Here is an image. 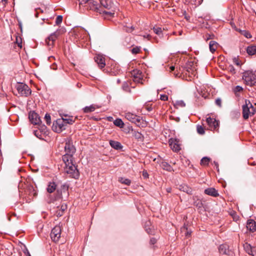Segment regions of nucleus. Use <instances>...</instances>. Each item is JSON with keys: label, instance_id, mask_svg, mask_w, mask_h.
Returning <instances> with one entry per match:
<instances>
[{"label": "nucleus", "instance_id": "obj_15", "mask_svg": "<svg viewBox=\"0 0 256 256\" xmlns=\"http://www.w3.org/2000/svg\"><path fill=\"white\" fill-rule=\"evenodd\" d=\"M94 60L100 68H102L105 66V58L102 55L98 54L94 57Z\"/></svg>", "mask_w": 256, "mask_h": 256}, {"label": "nucleus", "instance_id": "obj_33", "mask_svg": "<svg viewBox=\"0 0 256 256\" xmlns=\"http://www.w3.org/2000/svg\"><path fill=\"white\" fill-rule=\"evenodd\" d=\"M210 158L208 157H204L200 160V164L203 166H207L208 164Z\"/></svg>", "mask_w": 256, "mask_h": 256}, {"label": "nucleus", "instance_id": "obj_31", "mask_svg": "<svg viewBox=\"0 0 256 256\" xmlns=\"http://www.w3.org/2000/svg\"><path fill=\"white\" fill-rule=\"evenodd\" d=\"M162 168L168 171H171L172 170V166L167 162H162L161 164Z\"/></svg>", "mask_w": 256, "mask_h": 256}, {"label": "nucleus", "instance_id": "obj_14", "mask_svg": "<svg viewBox=\"0 0 256 256\" xmlns=\"http://www.w3.org/2000/svg\"><path fill=\"white\" fill-rule=\"evenodd\" d=\"M28 118L31 122L34 124H38L40 122V117L34 112H30Z\"/></svg>", "mask_w": 256, "mask_h": 256}, {"label": "nucleus", "instance_id": "obj_32", "mask_svg": "<svg viewBox=\"0 0 256 256\" xmlns=\"http://www.w3.org/2000/svg\"><path fill=\"white\" fill-rule=\"evenodd\" d=\"M174 106L176 108H179L184 107L186 104L183 100H178L174 104Z\"/></svg>", "mask_w": 256, "mask_h": 256}, {"label": "nucleus", "instance_id": "obj_34", "mask_svg": "<svg viewBox=\"0 0 256 256\" xmlns=\"http://www.w3.org/2000/svg\"><path fill=\"white\" fill-rule=\"evenodd\" d=\"M122 88L126 92H130L129 88V83L128 82H124L122 84Z\"/></svg>", "mask_w": 256, "mask_h": 256}, {"label": "nucleus", "instance_id": "obj_20", "mask_svg": "<svg viewBox=\"0 0 256 256\" xmlns=\"http://www.w3.org/2000/svg\"><path fill=\"white\" fill-rule=\"evenodd\" d=\"M204 193L208 195L214 197H216L218 196V192L217 190L213 188H210L206 189L204 190Z\"/></svg>", "mask_w": 256, "mask_h": 256}, {"label": "nucleus", "instance_id": "obj_18", "mask_svg": "<svg viewBox=\"0 0 256 256\" xmlns=\"http://www.w3.org/2000/svg\"><path fill=\"white\" fill-rule=\"evenodd\" d=\"M247 230L251 232H254L256 230V222L252 220H249L246 222Z\"/></svg>", "mask_w": 256, "mask_h": 256}, {"label": "nucleus", "instance_id": "obj_23", "mask_svg": "<svg viewBox=\"0 0 256 256\" xmlns=\"http://www.w3.org/2000/svg\"><path fill=\"white\" fill-rule=\"evenodd\" d=\"M56 184L54 182H50L48 186L47 192L48 193L53 192L56 189Z\"/></svg>", "mask_w": 256, "mask_h": 256}, {"label": "nucleus", "instance_id": "obj_19", "mask_svg": "<svg viewBox=\"0 0 256 256\" xmlns=\"http://www.w3.org/2000/svg\"><path fill=\"white\" fill-rule=\"evenodd\" d=\"M134 81L136 82L140 83L142 82V72L140 70H134Z\"/></svg>", "mask_w": 256, "mask_h": 256}, {"label": "nucleus", "instance_id": "obj_28", "mask_svg": "<svg viewBox=\"0 0 256 256\" xmlns=\"http://www.w3.org/2000/svg\"><path fill=\"white\" fill-rule=\"evenodd\" d=\"M114 124L120 128H123L124 126V122H122V119L120 118H116L114 121Z\"/></svg>", "mask_w": 256, "mask_h": 256}, {"label": "nucleus", "instance_id": "obj_12", "mask_svg": "<svg viewBox=\"0 0 256 256\" xmlns=\"http://www.w3.org/2000/svg\"><path fill=\"white\" fill-rule=\"evenodd\" d=\"M206 122L211 130H216L219 126L218 121L215 118L208 117L206 118Z\"/></svg>", "mask_w": 256, "mask_h": 256}, {"label": "nucleus", "instance_id": "obj_24", "mask_svg": "<svg viewBox=\"0 0 256 256\" xmlns=\"http://www.w3.org/2000/svg\"><path fill=\"white\" fill-rule=\"evenodd\" d=\"M96 108H98V107L96 106V105L92 104L90 106H86L84 107L83 108V110H84V112L85 113H89V112H92L94 111V110Z\"/></svg>", "mask_w": 256, "mask_h": 256}, {"label": "nucleus", "instance_id": "obj_8", "mask_svg": "<svg viewBox=\"0 0 256 256\" xmlns=\"http://www.w3.org/2000/svg\"><path fill=\"white\" fill-rule=\"evenodd\" d=\"M64 30H58L52 33L46 39V42L49 46H52L56 39L62 33Z\"/></svg>", "mask_w": 256, "mask_h": 256}, {"label": "nucleus", "instance_id": "obj_48", "mask_svg": "<svg viewBox=\"0 0 256 256\" xmlns=\"http://www.w3.org/2000/svg\"><path fill=\"white\" fill-rule=\"evenodd\" d=\"M79 1V4L81 6H83L84 4H86V2L88 0H78Z\"/></svg>", "mask_w": 256, "mask_h": 256}, {"label": "nucleus", "instance_id": "obj_10", "mask_svg": "<svg viewBox=\"0 0 256 256\" xmlns=\"http://www.w3.org/2000/svg\"><path fill=\"white\" fill-rule=\"evenodd\" d=\"M98 4L94 0H88L86 4H84L83 6L88 9H90L92 10L100 12V8L98 7Z\"/></svg>", "mask_w": 256, "mask_h": 256}, {"label": "nucleus", "instance_id": "obj_56", "mask_svg": "<svg viewBox=\"0 0 256 256\" xmlns=\"http://www.w3.org/2000/svg\"><path fill=\"white\" fill-rule=\"evenodd\" d=\"M52 59L54 60V59H55V58H54V56H50L48 57V60H49L50 61V62H51V61H52Z\"/></svg>", "mask_w": 256, "mask_h": 256}, {"label": "nucleus", "instance_id": "obj_22", "mask_svg": "<svg viewBox=\"0 0 256 256\" xmlns=\"http://www.w3.org/2000/svg\"><path fill=\"white\" fill-rule=\"evenodd\" d=\"M180 231L182 233L184 234V236L187 238L190 236L192 233V231L188 230L187 225L186 224H184V226L180 228Z\"/></svg>", "mask_w": 256, "mask_h": 256}, {"label": "nucleus", "instance_id": "obj_53", "mask_svg": "<svg viewBox=\"0 0 256 256\" xmlns=\"http://www.w3.org/2000/svg\"><path fill=\"white\" fill-rule=\"evenodd\" d=\"M107 120L109 122H112L113 120V118L112 116H108Z\"/></svg>", "mask_w": 256, "mask_h": 256}, {"label": "nucleus", "instance_id": "obj_27", "mask_svg": "<svg viewBox=\"0 0 256 256\" xmlns=\"http://www.w3.org/2000/svg\"><path fill=\"white\" fill-rule=\"evenodd\" d=\"M180 190L186 192L188 194H192V189L187 185H182L180 186Z\"/></svg>", "mask_w": 256, "mask_h": 256}, {"label": "nucleus", "instance_id": "obj_54", "mask_svg": "<svg viewBox=\"0 0 256 256\" xmlns=\"http://www.w3.org/2000/svg\"><path fill=\"white\" fill-rule=\"evenodd\" d=\"M143 36L144 38H148V39L151 37L150 36V34H145Z\"/></svg>", "mask_w": 256, "mask_h": 256}, {"label": "nucleus", "instance_id": "obj_11", "mask_svg": "<svg viewBox=\"0 0 256 256\" xmlns=\"http://www.w3.org/2000/svg\"><path fill=\"white\" fill-rule=\"evenodd\" d=\"M125 118L129 121L135 124H138L142 118L140 116L130 112H127L125 114Z\"/></svg>", "mask_w": 256, "mask_h": 256}, {"label": "nucleus", "instance_id": "obj_7", "mask_svg": "<svg viewBox=\"0 0 256 256\" xmlns=\"http://www.w3.org/2000/svg\"><path fill=\"white\" fill-rule=\"evenodd\" d=\"M66 125L62 118H59L53 122L52 130L56 132H60L66 129Z\"/></svg>", "mask_w": 256, "mask_h": 256}, {"label": "nucleus", "instance_id": "obj_35", "mask_svg": "<svg viewBox=\"0 0 256 256\" xmlns=\"http://www.w3.org/2000/svg\"><path fill=\"white\" fill-rule=\"evenodd\" d=\"M64 120V121L65 124L66 126L67 124H72L74 122V120H72V118H62Z\"/></svg>", "mask_w": 256, "mask_h": 256}, {"label": "nucleus", "instance_id": "obj_47", "mask_svg": "<svg viewBox=\"0 0 256 256\" xmlns=\"http://www.w3.org/2000/svg\"><path fill=\"white\" fill-rule=\"evenodd\" d=\"M142 176L144 178H148V174L146 170H144L142 172Z\"/></svg>", "mask_w": 256, "mask_h": 256}, {"label": "nucleus", "instance_id": "obj_58", "mask_svg": "<svg viewBox=\"0 0 256 256\" xmlns=\"http://www.w3.org/2000/svg\"><path fill=\"white\" fill-rule=\"evenodd\" d=\"M66 208V206H62V212Z\"/></svg>", "mask_w": 256, "mask_h": 256}, {"label": "nucleus", "instance_id": "obj_64", "mask_svg": "<svg viewBox=\"0 0 256 256\" xmlns=\"http://www.w3.org/2000/svg\"><path fill=\"white\" fill-rule=\"evenodd\" d=\"M215 164H216V166H218V163H215Z\"/></svg>", "mask_w": 256, "mask_h": 256}, {"label": "nucleus", "instance_id": "obj_17", "mask_svg": "<svg viewBox=\"0 0 256 256\" xmlns=\"http://www.w3.org/2000/svg\"><path fill=\"white\" fill-rule=\"evenodd\" d=\"M218 250L220 254L230 255L232 252L228 248V246L226 244H221L218 247Z\"/></svg>", "mask_w": 256, "mask_h": 256}, {"label": "nucleus", "instance_id": "obj_61", "mask_svg": "<svg viewBox=\"0 0 256 256\" xmlns=\"http://www.w3.org/2000/svg\"><path fill=\"white\" fill-rule=\"evenodd\" d=\"M146 231L147 232H148V233L150 234V230L149 231V230H148V229H147V228H146Z\"/></svg>", "mask_w": 256, "mask_h": 256}, {"label": "nucleus", "instance_id": "obj_63", "mask_svg": "<svg viewBox=\"0 0 256 256\" xmlns=\"http://www.w3.org/2000/svg\"><path fill=\"white\" fill-rule=\"evenodd\" d=\"M27 256H31L29 252H28Z\"/></svg>", "mask_w": 256, "mask_h": 256}, {"label": "nucleus", "instance_id": "obj_49", "mask_svg": "<svg viewBox=\"0 0 256 256\" xmlns=\"http://www.w3.org/2000/svg\"><path fill=\"white\" fill-rule=\"evenodd\" d=\"M196 4L200 5L203 2V0H194Z\"/></svg>", "mask_w": 256, "mask_h": 256}, {"label": "nucleus", "instance_id": "obj_40", "mask_svg": "<svg viewBox=\"0 0 256 256\" xmlns=\"http://www.w3.org/2000/svg\"><path fill=\"white\" fill-rule=\"evenodd\" d=\"M62 16H58L56 18V25H58L60 24L62 22Z\"/></svg>", "mask_w": 256, "mask_h": 256}, {"label": "nucleus", "instance_id": "obj_39", "mask_svg": "<svg viewBox=\"0 0 256 256\" xmlns=\"http://www.w3.org/2000/svg\"><path fill=\"white\" fill-rule=\"evenodd\" d=\"M153 30L154 33L158 35L160 34L162 32V28L160 27H154Z\"/></svg>", "mask_w": 256, "mask_h": 256}, {"label": "nucleus", "instance_id": "obj_37", "mask_svg": "<svg viewBox=\"0 0 256 256\" xmlns=\"http://www.w3.org/2000/svg\"><path fill=\"white\" fill-rule=\"evenodd\" d=\"M140 47L136 46L131 50V52L133 54H137L140 52Z\"/></svg>", "mask_w": 256, "mask_h": 256}, {"label": "nucleus", "instance_id": "obj_29", "mask_svg": "<svg viewBox=\"0 0 256 256\" xmlns=\"http://www.w3.org/2000/svg\"><path fill=\"white\" fill-rule=\"evenodd\" d=\"M118 182L122 184H124L127 186H130L131 184V180L126 178L123 177H120L118 178Z\"/></svg>", "mask_w": 256, "mask_h": 256}, {"label": "nucleus", "instance_id": "obj_57", "mask_svg": "<svg viewBox=\"0 0 256 256\" xmlns=\"http://www.w3.org/2000/svg\"><path fill=\"white\" fill-rule=\"evenodd\" d=\"M174 69H175V67L174 66H171L170 67V70L171 72L174 70Z\"/></svg>", "mask_w": 256, "mask_h": 256}, {"label": "nucleus", "instance_id": "obj_62", "mask_svg": "<svg viewBox=\"0 0 256 256\" xmlns=\"http://www.w3.org/2000/svg\"><path fill=\"white\" fill-rule=\"evenodd\" d=\"M77 86L79 88H80L81 86V84H77Z\"/></svg>", "mask_w": 256, "mask_h": 256}, {"label": "nucleus", "instance_id": "obj_41", "mask_svg": "<svg viewBox=\"0 0 256 256\" xmlns=\"http://www.w3.org/2000/svg\"><path fill=\"white\" fill-rule=\"evenodd\" d=\"M227 70L232 74H234L236 73V70L232 65H230L228 66Z\"/></svg>", "mask_w": 256, "mask_h": 256}, {"label": "nucleus", "instance_id": "obj_55", "mask_svg": "<svg viewBox=\"0 0 256 256\" xmlns=\"http://www.w3.org/2000/svg\"><path fill=\"white\" fill-rule=\"evenodd\" d=\"M16 42L18 43V46H20V48L22 47V42H19L18 39H16Z\"/></svg>", "mask_w": 256, "mask_h": 256}, {"label": "nucleus", "instance_id": "obj_9", "mask_svg": "<svg viewBox=\"0 0 256 256\" xmlns=\"http://www.w3.org/2000/svg\"><path fill=\"white\" fill-rule=\"evenodd\" d=\"M61 232V228L59 226H56L52 229L50 236L52 241L54 242L58 241L60 237Z\"/></svg>", "mask_w": 256, "mask_h": 256}, {"label": "nucleus", "instance_id": "obj_2", "mask_svg": "<svg viewBox=\"0 0 256 256\" xmlns=\"http://www.w3.org/2000/svg\"><path fill=\"white\" fill-rule=\"evenodd\" d=\"M101 6L100 14H104L110 16H113L116 8L111 0H100Z\"/></svg>", "mask_w": 256, "mask_h": 256}, {"label": "nucleus", "instance_id": "obj_36", "mask_svg": "<svg viewBox=\"0 0 256 256\" xmlns=\"http://www.w3.org/2000/svg\"><path fill=\"white\" fill-rule=\"evenodd\" d=\"M196 130H197V132H198L200 134H204V128L202 126H200V125H198L197 126V128H196Z\"/></svg>", "mask_w": 256, "mask_h": 256}, {"label": "nucleus", "instance_id": "obj_52", "mask_svg": "<svg viewBox=\"0 0 256 256\" xmlns=\"http://www.w3.org/2000/svg\"><path fill=\"white\" fill-rule=\"evenodd\" d=\"M234 62L237 66H240V62H238V60L236 58H234Z\"/></svg>", "mask_w": 256, "mask_h": 256}, {"label": "nucleus", "instance_id": "obj_44", "mask_svg": "<svg viewBox=\"0 0 256 256\" xmlns=\"http://www.w3.org/2000/svg\"><path fill=\"white\" fill-rule=\"evenodd\" d=\"M215 103L219 107H221L222 106V100H221V99L220 98H216V100Z\"/></svg>", "mask_w": 256, "mask_h": 256}, {"label": "nucleus", "instance_id": "obj_60", "mask_svg": "<svg viewBox=\"0 0 256 256\" xmlns=\"http://www.w3.org/2000/svg\"><path fill=\"white\" fill-rule=\"evenodd\" d=\"M116 82L118 84H120V79H118Z\"/></svg>", "mask_w": 256, "mask_h": 256}, {"label": "nucleus", "instance_id": "obj_21", "mask_svg": "<svg viewBox=\"0 0 256 256\" xmlns=\"http://www.w3.org/2000/svg\"><path fill=\"white\" fill-rule=\"evenodd\" d=\"M109 142L110 146L115 150H119L122 148L121 144L118 142L110 140Z\"/></svg>", "mask_w": 256, "mask_h": 256}, {"label": "nucleus", "instance_id": "obj_6", "mask_svg": "<svg viewBox=\"0 0 256 256\" xmlns=\"http://www.w3.org/2000/svg\"><path fill=\"white\" fill-rule=\"evenodd\" d=\"M68 186L66 184L62 185L60 188L57 190V194L52 200L67 198L68 196Z\"/></svg>", "mask_w": 256, "mask_h": 256}, {"label": "nucleus", "instance_id": "obj_5", "mask_svg": "<svg viewBox=\"0 0 256 256\" xmlns=\"http://www.w3.org/2000/svg\"><path fill=\"white\" fill-rule=\"evenodd\" d=\"M16 87L18 94L21 96H28L31 94L30 89L28 85L24 84L18 82L16 84Z\"/></svg>", "mask_w": 256, "mask_h": 256}, {"label": "nucleus", "instance_id": "obj_42", "mask_svg": "<svg viewBox=\"0 0 256 256\" xmlns=\"http://www.w3.org/2000/svg\"><path fill=\"white\" fill-rule=\"evenodd\" d=\"M195 205L198 208H202L203 207V204L200 200H198L195 202Z\"/></svg>", "mask_w": 256, "mask_h": 256}, {"label": "nucleus", "instance_id": "obj_51", "mask_svg": "<svg viewBox=\"0 0 256 256\" xmlns=\"http://www.w3.org/2000/svg\"><path fill=\"white\" fill-rule=\"evenodd\" d=\"M156 239L154 238H152L150 240V242L151 244H154L156 242Z\"/></svg>", "mask_w": 256, "mask_h": 256}, {"label": "nucleus", "instance_id": "obj_1", "mask_svg": "<svg viewBox=\"0 0 256 256\" xmlns=\"http://www.w3.org/2000/svg\"><path fill=\"white\" fill-rule=\"evenodd\" d=\"M65 154L62 156V160L65 164L64 172L70 178H78L80 176L78 170L74 164L73 154L76 148L70 140L66 142L64 146Z\"/></svg>", "mask_w": 256, "mask_h": 256}, {"label": "nucleus", "instance_id": "obj_59", "mask_svg": "<svg viewBox=\"0 0 256 256\" xmlns=\"http://www.w3.org/2000/svg\"><path fill=\"white\" fill-rule=\"evenodd\" d=\"M166 190L168 192H170V191H171V188H168L166 189Z\"/></svg>", "mask_w": 256, "mask_h": 256}, {"label": "nucleus", "instance_id": "obj_30", "mask_svg": "<svg viewBox=\"0 0 256 256\" xmlns=\"http://www.w3.org/2000/svg\"><path fill=\"white\" fill-rule=\"evenodd\" d=\"M132 136L137 140H142L143 139L142 135L138 132L136 130L133 131Z\"/></svg>", "mask_w": 256, "mask_h": 256}, {"label": "nucleus", "instance_id": "obj_16", "mask_svg": "<svg viewBox=\"0 0 256 256\" xmlns=\"http://www.w3.org/2000/svg\"><path fill=\"white\" fill-rule=\"evenodd\" d=\"M244 248L246 252L252 256H254L256 253L255 247H252L250 244L248 242H245L244 244Z\"/></svg>", "mask_w": 256, "mask_h": 256}, {"label": "nucleus", "instance_id": "obj_38", "mask_svg": "<svg viewBox=\"0 0 256 256\" xmlns=\"http://www.w3.org/2000/svg\"><path fill=\"white\" fill-rule=\"evenodd\" d=\"M44 120L47 124L50 125L51 124L50 116L49 114H46L44 116Z\"/></svg>", "mask_w": 256, "mask_h": 256}, {"label": "nucleus", "instance_id": "obj_43", "mask_svg": "<svg viewBox=\"0 0 256 256\" xmlns=\"http://www.w3.org/2000/svg\"><path fill=\"white\" fill-rule=\"evenodd\" d=\"M243 90L241 86H237L234 88V91L236 94L238 92H240L242 91Z\"/></svg>", "mask_w": 256, "mask_h": 256}, {"label": "nucleus", "instance_id": "obj_13", "mask_svg": "<svg viewBox=\"0 0 256 256\" xmlns=\"http://www.w3.org/2000/svg\"><path fill=\"white\" fill-rule=\"evenodd\" d=\"M169 144L174 152H178L180 150V145L176 139H170L169 140Z\"/></svg>", "mask_w": 256, "mask_h": 256}, {"label": "nucleus", "instance_id": "obj_46", "mask_svg": "<svg viewBox=\"0 0 256 256\" xmlns=\"http://www.w3.org/2000/svg\"><path fill=\"white\" fill-rule=\"evenodd\" d=\"M243 34L246 38H251L252 36L250 32L246 31H244L243 33Z\"/></svg>", "mask_w": 256, "mask_h": 256}, {"label": "nucleus", "instance_id": "obj_50", "mask_svg": "<svg viewBox=\"0 0 256 256\" xmlns=\"http://www.w3.org/2000/svg\"><path fill=\"white\" fill-rule=\"evenodd\" d=\"M51 68L54 70H56L57 69V66L55 63H54L51 66Z\"/></svg>", "mask_w": 256, "mask_h": 256}, {"label": "nucleus", "instance_id": "obj_3", "mask_svg": "<svg viewBox=\"0 0 256 256\" xmlns=\"http://www.w3.org/2000/svg\"><path fill=\"white\" fill-rule=\"evenodd\" d=\"M256 110L249 100H245V104L242 106V116L244 120L253 116Z\"/></svg>", "mask_w": 256, "mask_h": 256}, {"label": "nucleus", "instance_id": "obj_45", "mask_svg": "<svg viewBox=\"0 0 256 256\" xmlns=\"http://www.w3.org/2000/svg\"><path fill=\"white\" fill-rule=\"evenodd\" d=\"M160 99L162 100L166 101L168 100V96L166 94H160Z\"/></svg>", "mask_w": 256, "mask_h": 256}, {"label": "nucleus", "instance_id": "obj_26", "mask_svg": "<svg viewBox=\"0 0 256 256\" xmlns=\"http://www.w3.org/2000/svg\"><path fill=\"white\" fill-rule=\"evenodd\" d=\"M218 44L212 40L209 43V48L210 51L214 53L218 48Z\"/></svg>", "mask_w": 256, "mask_h": 256}, {"label": "nucleus", "instance_id": "obj_25", "mask_svg": "<svg viewBox=\"0 0 256 256\" xmlns=\"http://www.w3.org/2000/svg\"><path fill=\"white\" fill-rule=\"evenodd\" d=\"M247 53L249 55H254L256 54V45H251L246 48Z\"/></svg>", "mask_w": 256, "mask_h": 256}, {"label": "nucleus", "instance_id": "obj_4", "mask_svg": "<svg viewBox=\"0 0 256 256\" xmlns=\"http://www.w3.org/2000/svg\"><path fill=\"white\" fill-rule=\"evenodd\" d=\"M242 79L248 86H252L256 83V76L250 70L246 71L243 73Z\"/></svg>", "mask_w": 256, "mask_h": 256}]
</instances>
